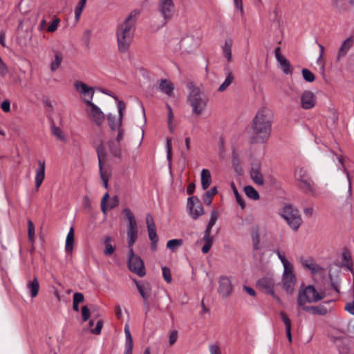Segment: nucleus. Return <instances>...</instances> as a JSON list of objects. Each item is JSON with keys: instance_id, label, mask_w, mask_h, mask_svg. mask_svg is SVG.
Segmentation results:
<instances>
[{"instance_id": "f257e3e1", "label": "nucleus", "mask_w": 354, "mask_h": 354, "mask_svg": "<svg viewBox=\"0 0 354 354\" xmlns=\"http://www.w3.org/2000/svg\"><path fill=\"white\" fill-rule=\"evenodd\" d=\"M329 170L333 179L337 196L345 199L352 197L351 179L342 158H334L329 165Z\"/></svg>"}, {"instance_id": "f03ea898", "label": "nucleus", "mask_w": 354, "mask_h": 354, "mask_svg": "<svg viewBox=\"0 0 354 354\" xmlns=\"http://www.w3.org/2000/svg\"><path fill=\"white\" fill-rule=\"evenodd\" d=\"M273 114L270 109L261 108L253 119L252 131L253 142H264L270 137L272 130Z\"/></svg>"}, {"instance_id": "7ed1b4c3", "label": "nucleus", "mask_w": 354, "mask_h": 354, "mask_svg": "<svg viewBox=\"0 0 354 354\" xmlns=\"http://www.w3.org/2000/svg\"><path fill=\"white\" fill-rule=\"evenodd\" d=\"M138 15V11H132L117 28L116 37L120 53L127 52L130 47L133 38L135 22Z\"/></svg>"}, {"instance_id": "20e7f679", "label": "nucleus", "mask_w": 354, "mask_h": 354, "mask_svg": "<svg viewBox=\"0 0 354 354\" xmlns=\"http://www.w3.org/2000/svg\"><path fill=\"white\" fill-rule=\"evenodd\" d=\"M325 297L323 290L316 288L312 285L300 287L297 295V304L299 307L306 311L318 313L315 307H310L308 304L317 303Z\"/></svg>"}, {"instance_id": "39448f33", "label": "nucleus", "mask_w": 354, "mask_h": 354, "mask_svg": "<svg viewBox=\"0 0 354 354\" xmlns=\"http://www.w3.org/2000/svg\"><path fill=\"white\" fill-rule=\"evenodd\" d=\"M189 94L187 102L192 107V113L196 116H199L205 111L208 97L205 95L201 86H197L190 82L187 84Z\"/></svg>"}, {"instance_id": "423d86ee", "label": "nucleus", "mask_w": 354, "mask_h": 354, "mask_svg": "<svg viewBox=\"0 0 354 354\" xmlns=\"http://www.w3.org/2000/svg\"><path fill=\"white\" fill-rule=\"evenodd\" d=\"M276 254L283 266L281 279V287L286 294L292 295L295 292L297 283V277L294 270V266L283 254L279 251Z\"/></svg>"}, {"instance_id": "0eeeda50", "label": "nucleus", "mask_w": 354, "mask_h": 354, "mask_svg": "<svg viewBox=\"0 0 354 354\" xmlns=\"http://www.w3.org/2000/svg\"><path fill=\"white\" fill-rule=\"evenodd\" d=\"M74 87L80 94L85 106L88 105V102H97L99 105H102L104 102L110 100V97L106 93L101 91L95 92L93 87L88 86L81 81H75Z\"/></svg>"}, {"instance_id": "6e6552de", "label": "nucleus", "mask_w": 354, "mask_h": 354, "mask_svg": "<svg viewBox=\"0 0 354 354\" xmlns=\"http://www.w3.org/2000/svg\"><path fill=\"white\" fill-rule=\"evenodd\" d=\"M106 102L102 105H99L97 102H88V105L85 106L84 111L87 119L97 127H101L105 122L106 115L101 107H103Z\"/></svg>"}, {"instance_id": "1a4fd4ad", "label": "nucleus", "mask_w": 354, "mask_h": 354, "mask_svg": "<svg viewBox=\"0 0 354 354\" xmlns=\"http://www.w3.org/2000/svg\"><path fill=\"white\" fill-rule=\"evenodd\" d=\"M279 214L292 230L297 231L301 226L302 219L300 213L291 205H285L280 209Z\"/></svg>"}, {"instance_id": "9d476101", "label": "nucleus", "mask_w": 354, "mask_h": 354, "mask_svg": "<svg viewBox=\"0 0 354 354\" xmlns=\"http://www.w3.org/2000/svg\"><path fill=\"white\" fill-rule=\"evenodd\" d=\"M123 214L128 221L127 232V244L129 250H131L133 249V246L138 239V230L137 222L134 215L129 209H124Z\"/></svg>"}, {"instance_id": "9b49d317", "label": "nucleus", "mask_w": 354, "mask_h": 354, "mask_svg": "<svg viewBox=\"0 0 354 354\" xmlns=\"http://www.w3.org/2000/svg\"><path fill=\"white\" fill-rule=\"evenodd\" d=\"M127 257L129 270L139 277L145 275L146 272L144 262L140 257L136 254L133 249L128 250Z\"/></svg>"}, {"instance_id": "f8f14e48", "label": "nucleus", "mask_w": 354, "mask_h": 354, "mask_svg": "<svg viewBox=\"0 0 354 354\" xmlns=\"http://www.w3.org/2000/svg\"><path fill=\"white\" fill-rule=\"evenodd\" d=\"M97 152L99 161L100 177L102 180L104 186L106 188L108 187V183L111 175V172L109 167L103 165V162L106 160V158L105 146L104 145H100L97 148Z\"/></svg>"}, {"instance_id": "ddd939ff", "label": "nucleus", "mask_w": 354, "mask_h": 354, "mask_svg": "<svg viewBox=\"0 0 354 354\" xmlns=\"http://www.w3.org/2000/svg\"><path fill=\"white\" fill-rule=\"evenodd\" d=\"M125 109V104L120 101L118 102V113L115 114L109 113L108 115V121L110 126V128L112 130H116V129H120L122 127V118H123V111Z\"/></svg>"}, {"instance_id": "4468645a", "label": "nucleus", "mask_w": 354, "mask_h": 354, "mask_svg": "<svg viewBox=\"0 0 354 354\" xmlns=\"http://www.w3.org/2000/svg\"><path fill=\"white\" fill-rule=\"evenodd\" d=\"M217 292L219 295L223 298L230 296L233 291V286L231 279L225 275L220 276L218 278Z\"/></svg>"}, {"instance_id": "2eb2a0df", "label": "nucleus", "mask_w": 354, "mask_h": 354, "mask_svg": "<svg viewBox=\"0 0 354 354\" xmlns=\"http://www.w3.org/2000/svg\"><path fill=\"white\" fill-rule=\"evenodd\" d=\"M187 210L189 215L194 220L205 213L204 207L201 201H188Z\"/></svg>"}, {"instance_id": "dca6fc26", "label": "nucleus", "mask_w": 354, "mask_h": 354, "mask_svg": "<svg viewBox=\"0 0 354 354\" xmlns=\"http://www.w3.org/2000/svg\"><path fill=\"white\" fill-rule=\"evenodd\" d=\"M174 0H159L158 11L165 20L170 19L174 13Z\"/></svg>"}, {"instance_id": "f3484780", "label": "nucleus", "mask_w": 354, "mask_h": 354, "mask_svg": "<svg viewBox=\"0 0 354 354\" xmlns=\"http://www.w3.org/2000/svg\"><path fill=\"white\" fill-rule=\"evenodd\" d=\"M301 107L304 109L313 108L316 104V96L310 91L303 92L300 97Z\"/></svg>"}, {"instance_id": "a211bd4d", "label": "nucleus", "mask_w": 354, "mask_h": 354, "mask_svg": "<svg viewBox=\"0 0 354 354\" xmlns=\"http://www.w3.org/2000/svg\"><path fill=\"white\" fill-rule=\"evenodd\" d=\"M145 122L146 118L145 113H143V118L141 121L142 125L137 129L136 136L133 132H131L129 134V139L130 142L138 147L141 145L144 138L145 131L143 129V125L145 124Z\"/></svg>"}, {"instance_id": "6ab92c4d", "label": "nucleus", "mask_w": 354, "mask_h": 354, "mask_svg": "<svg viewBox=\"0 0 354 354\" xmlns=\"http://www.w3.org/2000/svg\"><path fill=\"white\" fill-rule=\"evenodd\" d=\"M274 55L277 60L278 61L281 68L286 75H291L292 73L291 66L288 59L281 54V48L277 47L274 49Z\"/></svg>"}, {"instance_id": "aec40b11", "label": "nucleus", "mask_w": 354, "mask_h": 354, "mask_svg": "<svg viewBox=\"0 0 354 354\" xmlns=\"http://www.w3.org/2000/svg\"><path fill=\"white\" fill-rule=\"evenodd\" d=\"M250 177L256 184L259 185L264 184V176L262 174L261 165L259 162L252 164L250 170Z\"/></svg>"}, {"instance_id": "412c9836", "label": "nucleus", "mask_w": 354, "mask_h": 354, "mask_svg": "<svg viewBox=\"0 0 354 354\" xmlns=\"http://www.w3.org/2000/svg\"><path fill=\"white\" fill-rule=\"evenodd\" d=\"M258 284L261 288L265 289L268 294L275 297V294L274 291L275 286V281L272 277H263L259 280Z\"/></svg>"}, {"instance_id": "4be33fe9", "label": "nucleus", "mask_w": 354, "mask_h": 354, "mask_svg": "<svg viewBox=\"0 0 354 354\" xmlns=\"http://www.w3.org/2000/svg\"><path fill=\"white\" fill-rule=\"evenodd\" d=\"M354 44V37L350 36L342 44L337 55V61L339 62L342 57H344L350 50V48Z\"/></svg>"}, {"instance_id": "5701e85b", "label": "nucleus", "mask_w": 354, "mask_h": 354, "mask_svg": "<svg viewBox=\"0 0 354 354\" xmlns=\"http://www.w3.org/2000/svg\"><path fill=\"white\" fill-rule=\"evenodd\" d=\"M299 263L306 269L310 271L312 273H319L322 268L310 257H301Z\"/></svg>"}, {"instance_id": "b1692460", "label": "nucleus", "mask_w": 354, "mask_h": 354, "mask_svg": "<svg viewBox=\"0 0 354 354\" xmlns=\"http://www.w3.org/2000/svg\"><path fill=\"white\" fill-rule=\"evenodd\" d=\"M39 288V283L37 277H34L31 279H28L26 282L27 291L32 298H35L38 295Z\"/></svg>"}, {"instance_id": "393cba45", "label": "nucleus", "mask_w": 354, "mask_h": 354, "mask_svg": "<svg viewBox=\"0 0 354 354\" xmlns=\"http://www.w3.org/2000/svg\"><path fill=\"white\" fill-rule=\"evenodd\" d=\"M158 89L167 94L169 97H173L174 85L173 82L168 79H162L158 84Z\"/></svg>"}, {"instance_id": "a878e982", "label": "nucleus", "mask_w": 354, "mask_h": 354, "mask_svg": "<svg viewBox=\"0 0 354 354\" xmlns=\"http://www.w3.org/2000/svg\"><path fill=\"white\" fill-rule=\"evenodd\" d=\"M75 245L74 229L71 227L68 232L65 241V252L67 254H72Z\"/></svg>"}, {"instance_id": "bb28decb", "label": "nucleus", "mask_w": 354, "mask_h": 354, "mask_svg": "<svg viewBox=\"0 0 354 354\" xmlns=\"http://www.w3.org/2000/svg\"><path fill=\"white\" fill-rule=\"evenodd\" d=\"M39 168L36 171L35 174V186L39 188L43 183L45 178L46 164L44 161H38Z\"/></svg>"}, {"instance_id": "cd10ccee", "label": "nucleus", "mask_w": 354, "mask_h": 354, "mask_svg": "<svg viewBox=\"0 0 354 354\" xmlns=\"http://www.w3.org/2000/svg\"><path fill=\"white\" fill-rule=\"evenodd\" d=\"M146 223L147 225V230L149 234V238L150 241H155L158 239V235L156 233V227L154 223L153 219L151 215H147L146 217Z\"/></svg>"}, {"instance_id": "c85d7f7f", "label": "nucleus", "mask_w": 354, "mask_h": 354, "mask_svg": "<svg viewBox=\"0 0 354 354\" xmlns=\"http://www.w3.org/2000/svg\"><path fill=\"white\" fill-rule=\"evenodd\" d=\"M296 178L300 182L303 183L306 187L310 186V179L308 176V173L306 169L300 168L295 172Z\"/></svg>"}, {"instance_id": "c756f323", "label": "nucleus", "mask_w": 354, "mask_h": 354, "mask_svg": "<svg viewBox=\"0 0 354 354\" xmlns=\"http://www.w3.org/2000/svg\"><path fill=\"white\" fill-rule=\"evenodd\" d=\"M113 239L110 236L104 238L103 244L104 245V254L106 256H111L115 250L116 246L112 244Z\"/></svg>"}, {"instance_id": "7c9ffc66", "label": "nucleus", "mask_w": 354, "mask_h": 354, "mask_svg": "<svg viewBox=\"0 0 354 354\" xmlns=\"http://www.w3.org/2000/svg\"><path fill=\"white\" fill-rule=\"evenodd\" d=\"M202 188L207 189L212 183V176L210 171L207 169H203L201 174Z\"/></svg>"}, {"instance_id": "2f4dec72", "label": "nucleus", "mask_w": 354, "mask_h": 354, "mask_svg": "<svg viewBox=\"0 0 354 354\" xmlns=\"http://www.w3.org/2000/svg\"><path fill=\"white\" fill-rule=\"evenodd\" d=\"M136 287L142 296V297L147 300L151 295V287L149 283L140 284L137 283Z\"/></svg>"}, {"instance_id": "473e14b6", "label": "nucleus", "mask_w": 354, "mask_h": 354, "mask_svg": "<svg viewBox=\"0 0 354 354\" xmlns=\"http://www.w3.org/2000/svg\"><path fill=\"white\" fill-rule=\"evenodd\" d=\"M232 41L230 39L225 40L222 47L223 55L227 59V62H231L232 59Z\"/></svg>"}, {"instance_id": "72a5a7b5", "label": "nucleus", "mask_w": 354, "mask_h": 354, "mask_svg": "<svg viewBox=\"0 0 354 354\" xmlns=\"http://www.w3.org/2000/svg\"><path fill=\"white\" fill-rule=\"evenodd\" d=\"M252 244L255 250H261L263 248V243L257 232L252 234Z\"/></svg>"}, {"instance_id": "f704fd0d", "label": "nucleus", "mask_w": 354, "mask_h": 354, "mask_svg": "<svg viewBox=\"0 0 354 354\" xmlns=\"http://www.w3.org/2000/svg\"><path fill=\"white\" fill-rule=\"evenodd\" d=\"M234 75L232 72H228L227 75L223 82V84L220 85V86L218 88V91L219 92H223L225 91L227 87L233 82L234 81Z\"/></svg>"}, {"instance_id": "c9c22d12", "label": "nucleus", "mask_w": 354, "mask_h": 354, "mask_svg": "<svg viewBox=\"0 0 354 354\" xmlns=\"http://www.w3.org/2000/svg\"><path fill=\"white\" fill-rule=\"evenodd\" d=\"M183 241L182 239H171L167 241V248L173 252H174L177 250L178 248H180L183 245Z\"/></svg>"}, {"instance_id": "e433bc0d", "label": "nucleus", "mask_w": 354, "mask_h": 354, "mask_svg": "<svg viewBox=\"0 0 354 354\" xmlns=\"http://www.w3.org/2000/svg\"><path fill=\"white\" fill-rule=\"evenodd\" d=\"M118 143L119 142L115 143L114 142L111 141L109 142L108 145L111 153L115 157L120 158L122 152Z\"/></svg>"}, {"instance_id": "4c0bfd02", "label": "nucleus", "mask_w": 354, "mask_h": 354, "mask_svg": "<svg viewBox=\"0 0 354 354\" xmlns=\"http://www.w3.org/2000/svg\"><path fill=\"white\" fill-rule=\"evenodd\" d=\"M118 205L117 201H102L101 207L104 214Z\"/></svg>"}, {"instance_id": "58836bf2", "label": "nucleus", "mask_w": 354, "mask_h": 354, "mask_svg": "<svg viewBox=\"0 0 354 354\" xmlns=\"http://www.w3.org/2000/svg\"><path fill=\"white\" fill-rule=\"evenodd\" d=\"M94 324V321L91 320L89 322V328L90 331L91 333L95 335H99L101 333L102 326H103V322L102 320H98L96 323L95 327H93Z\"/></svg>"}, {"instance_id": "ea45409f", "label": "nucleus", "mask_w": 354, "mask_h": 354, "mask_svg": "<svg viewBox=\"0 0 354 354\" xmlns=\"http://www.w3.org/2000/svg\"><path fill=\"white\" fill-rule=\"evenodd\" d=\"M62 59L63 57L62 55L59 53H56L54 60L50 63V70L53 72L57 71L60 66Z\"/></svg>"}, {"instance_id": "a19ab883", "label": "nucleus", "mask_w": 354, "mask_h": 354, "mask_svg": "<svg viewBox=\"0 0 354 354\" xmlns=\"http://www.w3.org/2000/svg\"><path fill=\"white\" fill-rule=\"evenodd\" d=\"M245 195L252 199H258L259 196L257 190L252 186H245L243 189Z\"/></svg>"}, {"instance_id": "79ce46f5", "label": "nucleus", "mask_w": 354, "mask_h": 354, "mask_svg": "<svg viewBox=\"0 0 354 354\" xmlns=\"http://www.w3.org/2000/svg\"><path fill=\"white\" fill-rule=\"evenodd\" d=\"M51 132L58 140L64 142L66 141V136L62 130L59 127L54 125L52 126Z\"/></svg>"}, {"instance_id": "37998d69", "label": "nucleus", "mask_w": 354, "mask_h": 354, "mask_svg": "<svg viewBox=\"0 0 354 354\" xmlns=\"http://www.w3.org/2000/svg\"><path fill=\"white\" fill-rule=\"evenodd\" d=\"M35 228L33 223L30 221H28V240L30 243H34L35 242Z\"/></svg>"}, {"instance_id": "c03bdc74", "label": "nucleus", "mask_w": 354, "mask_h": 354, "mask_svg": "<svg viewBox=\"0 0 354 354\" xmlns=\"http://www.w3.org/2000/svg\"><path fill=\"white\" fill-rule=\"evenodd\" d=\"M332 2L335 7L343 8L348 5H352L354 3V0H332Z\"/></svg>"}, {"instance_id": "a18cd8bd", "label": "nucleus", "mask_w": 354, "mask_h": 354, "mask_svg": "<svg viewBox=\"0 0 354 354\" xmlns=\"http://www.w3.org/2000/svg\"><path fill=\"white\" fill-rule=\"evenodd\" d=\"M302 75L304 80L308 82H313L315 78L314 74L306 68H304L302 70Z\"/></svg>"}, {"instance_id": "49530a36", "label": "nucleus", "mask_w": 354, "mask_h": 354, "mask_svg": "<svg viewBox=\"0 0 354 354\" xmlns=\"http://www.w3.org/2000/svg\"><path fill=\"white\" fill-rule=\"evenodd\" d=\"M217 219H218L217 213L215 212H212L209 221L208 223V225H207V228H206L205 230H208V231L211 232L212 228L214 225V224L216 223Z\"/></svg>"}, {"instance_id": "de8ad7c7", "label": "nucleus", "mask_w": 354, "mask_h": 354, "mask_svg": "<svg viewBox=\"0 0 354 354\" xmlns=\"http://www.w3.org/2000/svg\"><path fill=\"white\" fill-rule=\"evenodd\" d=\"M162 276H163L164 279L167 283H171L172 281V277H171L170 269L168 268L167 267L164 266L162 268Z\"/></svg>"}, {"instance_id": "09e8293b", "label": "nucleus", "mask_w": 354, "mask_h": 354, "mask_svg": "<svg viewBox=\"0 0 354 354\" xmlns=\"http://www.w3.org/2000/svg\"><path fill=\"white\" fill-rule=\"evenodd\" d=\"M92 32L91 30H86L84 31L82 39V41L84 42L86 46H88L90 44V40L91 38Z\"/></svg>"}, {"instance_id": "8fccbe9b", "label": "nucleus", "mask_w": 354, "mask_h": 354, "mask_svg": "<svg viewBox=\"0 0 354 354\" xmlns=\"http://www.w3.org/2000/svg\"><path fill=\"white\" fill-rule=\"evenodd\" d=\"M209 354H223L221 347L217 344H212L209 346Z\"/></svg>"}, {"instance_id": "3c124183", "label": "nucleus", "mask_w": 354, "mask_h": 354, "mask_svg": "<svg viewBox=\"0 0 354 354\" xmlns=\"http://www.w3.org/2000/svg\"><path fill=\"white\" fill-rule=\"evenodd\" d=\"M328 118H330L334 123L337 121L338 118H339V113H338V111H337V109H335L334 108H330L328 110Z\"/></svg>"}, {"instance_id": "603ef678", "label": "nucleus", "mask_w": 354, "mask_h": 354, "mask_svg": "<svg viewBox=\"0 0 354 354\" xmlns=\"http://www.w3.org/2000/svg\"><path fill=\"white\" fill-rule=\"evenodd\" d=\"M178 339V332L176 330H173L169 333V346H173Z\"/></svg>"}, {"instance_id": "864d4df0", "label": "nucleus", "mask_w": 354, "mask_h": 354, "mask_svg": "<svg viewBox=\"0 0 354 354\" xmlns=\"http://www.w3.org/2000/svg\"><path fill=\"white\" fill-rule=\"evenodd\" d=\"M280 315L283 322L285 324L286 330L291 329V322L290 319L286 315V314L283 312H281Z\"/></svg>"}, {"instance_id": "5fc2aeb1", "label": "nucleus", "mask_w": 354, "mask_h": 354, "mask_svg": "<svg viewBox=\"0 0 354 354\" xmlns=\"http://www.w3.org/2000/svg\"><path fill=\"white\" fill-rule=\"evenodd\" d=\"M167 108L168 109V126L170 131H173V127H172V120L174 118V115L172 112L171 107L167 104Z\"/></svg>"}, {"instance_id": "6e6d98bb", "label": "nucleus", "mask_w": 354, "mask_h": 354, "mask_svg": "<svg viewBox=\"0 0 354 354\" xmlns=\"http://www.w3.org/2000/svg\"><path fill=\"white\" fill-rule=\"evenodd\" d=\"M59 18H55L53 22L51 23V24L47 28V30L50 32H55L57 29V27H58V25L59 24Z\"/></svg>"}, {"instance_id": "4d7b16f0", "label": "nucleus", "mask_w": 354, "mask_h": 354, "mask_svg": "<svg viewBox=\"0 0 354 354\" xmlns=\"http://www.w3.org/2000/svg\"><path fill=\"white\" fill-rule=\"evenodd\" d=\"M91 316L90 310L87 306H84L82 308V317L84 322H86L88 319Z\"/></svg>"}, {"instance_id": "13d9d810", "label": "nucleus", "mask_w": 354, "mask_h": 354, "mask_svg": "<svg viewBox=\"0 0 354 354\" xmlns=\"http://www.w3.org/2000/svg\"><path fill=\"white\" fill-rule=\"evenodd\" d=\"M345 309L351 315H354V299L346 302Z\"/></svg>"}, {"instance_id": "bf43d9fd", "label": "nucleus", "mask_w": 354, "mask_h": 354, "mask_svg": "<svg viewBox=\"0 0 354 354\" xmlns=\"http://www.w3.org/2000/svg\"><path fill=\"white\" fill-rule=\"evenodd\" d=\"M217 193V188L216 187H213L205 192L204 196L207 198H212Z\"/></svg>"}, {"instance_id": "052dcab7", "label": "nucleus", "mask_w": 354, "mask_h": 354, "mask_svg": "<svg viewBox=\"0 0 354 354\" xmlns=\"http://www.w3.org/2000/svg\"><path fill=\"white\" fill-rule=\"evenodd\" d=\"M84 8V6H81L79 4H77V6H76L75 10V17L76 21L79 20Z\"/></svg>"}, {"instance_id": "680f3d73", "label": "nucleus", "mask_w": 354, "mask_h": 354, "mask_svg": "<svg viewBox=\"0 0 354 354\" xmlns=\"http://www.w3.org/2000/svg\"><path fill=\"white\" fill-rule=\"evenodd\" d=\"M236 8L240 11L241 15H243V0H234Z\"/></svg>"}, {"instance_id": "e2e57ef3", "label": "nucleus", "mask_w": 354, "mask_h": 354, "mask_svg": "<svg viewBox=\"0 0 354 354\" xmlns=\"http://www.w3.org/2000/svg\"><path fill=\"white\" fill-rule=\"evenodd\" d=\"M84 301V295L80 292H75L73 295V303L80 304Z\"/></svg>"}, {"instance_id": "0e129e2a", "label": "nucleus", "mask_w": 354, "mask_h": 354, "mask_svg": "<svg viewBox=\"0 0 354 354\" xmlns=\"http://www.w3.org/2000/svg\"><path fill=\"white\" fill-rule=\"evenodd\" d=\"M219 150L221 155L223 156L225 151V139L221 137L218 140Z\"/></svg>"}, {"instance_id": "69168bd1", "label": "nucleus", "mask_w": 354, "mask_h": 354, "mask_svg": "<svg viewBox=\"0 0 354 354\" xmlns=\"http://www.w3.org/2000/svg\"><path fill=\"white\" fill-rule=\"evenodd\" d=\"M205 243H213V238L211 236V232L208 230L205 231V234L203 238Z\"/></svg>"}, {"instance_id": "338daca9", "label": "nucleus", "mask_w": 354, "mask_h": 354, "mask_svg": "<svg viewBox=\"0 0 354 354\" xmlns=\"http://www.w3.org/2000/svg\"><path fill=\"white\" fill-rule=\"evenodd\" d=\"M10 101L8 100H6L2 102L1 107L4 112L8 113L10 110Z\"/></svg>"}, {"instance_id": "774afa93", "label": "nucleus", "mask_w": 354, "mask_h": 354, "mask_svg": "<svg viewBox=\"0 0 354 354\" xmlns=\"http://www.w3.org/2000/svg\"><path fill=\"white\" fill-rule=\"evenodd\" d=\"M304 213L306 216L310 218L315 213V209L313 207H307L304 209Z\"/></svg>"}]
</instances>
